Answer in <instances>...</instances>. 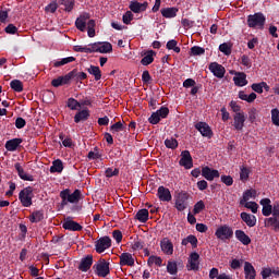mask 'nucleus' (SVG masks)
Returning a JSON list of instances; mask_svg holds the SVG:
<instances>
[{"label": "nucleus", "mask_w": 279, "mask_h": 279, "mask_svg": "<svg viewBox=\"0 0 279 279\" xmlns=\"http://www.w3.org/2000/svg\"><path fill=\"white\" fill-rule=\"evenodd\" d=\"M202 175L208 182H213V180H215V178H219V170H216L208 166H205L202 168Z\"/></svg>", "instance_id": "15"}, {"label": "nucleus", "mask_w": 279, "mask_h": 279, "mask_svg": "<svg viewBox=\"0 0 279 279\" xmlns=\"http://www.w3.org/2000/svg\"><path fill=\"white\" fill-rule=\"evenodd\" d=\"M265 228H272L275 232L279 230V216H272L265 219Z\"/></svg>", "instance_id": "27"}, {"label": "nucleus", "mask_w": 279, "mask_h": 279, "mask_svg": "<svg viewBox=\"0 0 279 279\" xmlns=\"http://www.w3.org/2000/svg\"><path fill=\"white\" fill-rule=\"evenodd\" d=\"M125 131V125H123V123L121 121L116 122L114 124H112L110 126V132L112 134H117L119 132H124Z\"/></svg>", "instance_id": "47"}, {"label": "nucleus", "mask_w": 279, "mask_h": 279, "mask_svg": "<svg viewBox=\"0 0 279 279\" xmlns=\"http://www.w3.org/2000/svg\"><path fill=\"white\" fill-rule=\"evenodd\" d=\"M88 160H99L101 159V154L99 153V147H94V150H90L87 154Z\"/></svg>", "instance_id": "48"}, {"label": "nucleus", "mask_w": 279, "mask_h": 279, "mask_svg": "<svg viewBox=\"0 0 279 279\" xmlns=\"http://www.w3.org/2000/svg\"><path fill=\"white\" fill-rule=\"evenodd\" d=\"M59 197L61 198V206L64 208V206H68L69 204H77L80 199H82V191L75 190L71 194V190L65 189L60 192Z\"/></svg>", "instance_id": "1"}, {"label": "nucleus", "mask_w": 279, "mask_h": 279, "mask_svg": "<svg viewBox=\"0 0 279 279\" xmlns=\"http://www.w3.org/2000/svg\"><path fill=\"white\" fill-rule=\"evenodd\" d=\"M271 121L274 125H277L279 128V110L278 109L271 110Z\"/></svg>", "instance_id": "64"}, {"label": "nucleus", "mask_w": 279, "mask_h": 279, "mask_svg": "<svg viewBox=\"0 0 279 279\" xmlns=\"http://www.w3.org/2000/svg\"><path fill=\"white\" fill-rule=\"evenodd\" d=\"M59 138L62 141L63 147H73V140L71 137H66L63 133H60Z\"/></svg>", "instance_id": "56"}, {"label": "nucleus", "mask_w": 279, "mask_h": 279, "mask_svg": "<svg viewBox=\"0 0 279 279\" xmlns=\"http://www.w3.org/2000/svg\"><path fill=\"white\" fill-rule=\"evenodd\" d=\"M157 197L159 202H171V199H173L171 191L162 185H160L157 190Z\"/></svg>", "instance_id": "16"}, {"label": "nucleus", "mask_w": 279, "mask_h": 279, "mask_svg": "<svg viewBox=\"0 0 279 279\" xmlns=\"http://www.w3.org/2000/svg\"><path fill=\"white\" fill-rule=\"evenodd\" d=\"M208 69L215 77H218V80H223L226 76V68L217 62H211Z\"/></svg>", "instance_id": "9"}, {"label": "nucleus", "mask_w": 279, "mask_h": 279, "mask_svg": "<svg viewBox=\"0 0 279 279\" xmlns=\"http://www.w3.org/2000/svg\"><path fill=\"white\" fill-rule=\"evenodd\" d=\"M204 208H206V205L204 204V201H198L194 205V209H193L194 215H199V213H202V210H204Z\"/></svg>", "instance_id": "62"}, {"label": "nucleus", "mask_w": 279, "mask_h": 279, "mask_svg": "<svg viewBox=\"0 0 279 279\" xmlns=\"http://www.w3.org/2000/svg\"><path fill=\"white\" fill-rule=\"evenodd\" d=\"M120 265L121 267H134V257L132 253H122L120 255Z\"/></svg>", "instance_id": "22"}, {"label": "nucleus", "mask_w": 279, "mask_h": 279, "mask_svg": "<svg viewBox=\"0 0 279 279\" xmlns=\"http://www.w3.org/2000/svg\"><path fill=\"white\" fill-rule=\"evenodd\" d=\"M179 9L175 7L161 9V16L163 19H175L178 16Z\"/></svg>", "instance_id": "28"}, {"label": "nucleus", "mask_w": 279, "mask_h": 279, "mask_svg": "<svg viewBox=\"0 0 279 279\" xmlns=\"http://www.w3.org/2000/svg\"><path fill=\"white\" fill-rule=\"evenodd\" d=\"M260 206H263L262 214L264 217H269L272 215V205H271V199L269 198H263L259 202Z\"/></svg>", "instance_id": "20"}, {"label": "nucleus", "mask_w": 279, "mask_h": 279, "mask_svg": "<svg viewBox=\"0 0 279 279\" xmlns=\"http://www.w3.org/2000/svg\"><path fill=\"white\" fill-rule=\"evenodd\" d=\"M161 251L167 254L168 256H171L173 254V243L169 241L168 239H163L160 242Z\"/></svg>", "instance_id": "31"}, {"label": "nucleus", "mask_w": 279, "mask_h": 279, "mask_svg": "<svg viewBox=\"0 0 279 279\" xmlns=\"http://www.w3.org/2000/svg\"><path fill=\"white\" fill-rule=\"evenodd\" d=\"M219 51L225 56H230L232 53V45L223 43L219 45Z\"/></svg>", "instance_id": "49"}, {"label": "nucleus", "mask_w": 279, "mask_h": 279, "mask_svg": "<svg viewBox=\"0 0 279 279\" xmlns=\"http://www.w3.org/2000/svg\"><path fill=\"white\" fill-rule=\"evenodd\" d=\"M220 181L222 182V184H226V186H232L234 184V179H232L231 175L222 174L220 177Z\"/></svg>", "instance_id": "61"}, {"label": "nucleus", "mask_w": 279, "mask_h": 279, "mask_svg": "<svg viewBox=\"0 0 279 279\" xmlns=\"http://www.w3.org/2000/svg\"><path fill=\"white\" fill-rule=\"evenodd\" d=\"M265 23H267V17L263 12H257L247 16L246 25L251 29H265Z\"/></svg>", "instance_id": "2"}, {"label": "nucleus", "mask_w": 279, "mask_h": 279, "mask_svg": "<svg viewBox=\"0 0 279 279\" xmlns=\"http://www.w3.org/2000/svg\"><path fill=\"white\" fill-rule=\"evenodd\" d=\"M235 239L240 241L242 245H250V243H252V239L250 238V235H247L245 231L241 229L235 230Z\"/></svg>", "instance_id": "25"}, {"label": "nucleus", "mask_w": 279, "mask_h": 279, "mask_svg": "<svg viewBox=\"0 0 279 279\" xmlns=\"http://www.w3.org/2000/svg\"><path fill=\"white\" fill-rule=\"evenodd\" d=\"M135 219L140 221V223H147L149 221V210L147 209H140L136 215Z\"/></svg>", "instance_id": "33"}, {"label": "nucleus", "mask_w": 279, "mask_h": 279, "mask_svg": "<svg viewBox=\"0 0 279 279\" xmlns=\"http://www.w3.org/2000/svg\"><path fill=\"white\" fill-rule=\"evenodd\" d=\"M187 243H190L192 247H197V236L193 234L187 235L185 239L182 240L181 245H186Z\"/></svg>", "instance_id": "41"}, {"label": "nucleus", "mask_w": 279, "mask_h": 279, "mask_svg": "<svg viewBox=\"0 0 279 279\" xmlns=\"http://www.w3.org/2000/svg\"><path fill=\"white\" fill-rule=\"evenodd\" d=\"M62 171H64V163L62 160H53L52 166L50 167V173H62Z\"/></svg>", "instance_id": "34"}, {"label": "nucleus", "mask_w": 279, "mask_h": 279, "mask_svg": "<svg viewBox=\"0 0 279 279\" xmlns=\"http://www.w3.org/2000/svg\"><path fill=\"white\" fill-rule=\"evenodd\" d=\"M43 219H45V210H43V209L35 210L29 216L31 223H40V221H43Z\"/></svg>", "instance_id": "32"}, {"label": "nucleus", "mask_w": 279, "mask_h": 279, "mask_svg": "<svg viewBox=\"0 0 279 279\" xmlns=\"http://www.w3.org/2000/svg\"><path fill=\"white\" fill-rule=\"evenodd\" d=\"M71 76V80L74 82H82L83 80H86L88 75L85 72H78L77 69L72 70L69 72Z\"/></svg>", "instance_id": "35"}, {"label": "nucleus", "mask_w": 279, "mask_h": 279, "mask_svg": "<svg viewBox=\"0 0 279 279\" xmlns=\"http://www.w3.org/2000/svg\"><path fill=\"white\" fill-rule=\"evenodd\" d=\"M143 247H145V242L138 239L134 240L131 244V250H133V252H138L140 250H143Z\"/></svg>", "instance_id": "54"}, {"label": "nucleus", "mask_w": 279, "mask_h": 279, "mask_svg": "<svg viewBox=\"0 0 279 279\" xmlns=\"http://www.w3.org/2000/svg\"><path fill=\"white\" fill-rule=\"evenodd\" d=\"M167 271H168V274H170V276H175L178 274V263L168 262Z\"/></svg>", "instance_id": "50"}, {"label": "nucleus", "mask_w": 279, "mask_h": 279, "mask_svg": "<svg viewBox=\"0 0 279 279\" xmlns=\"http://www.w3.org/2000/svg\"><path fill=\"white\" fill-rule=\"evenodd\" d=\"M239 99H241L242 101H247V104H253V101H256V93H251L247 96L245 92L241 90L239 92Z\"/></svg>", "instance_id": "39"}, {"label": "nucleus", "mask_w": 279, "mask_h": 279, "mask_svg": "<svg viewBox=\"0 0 279 279\" xmlns=\"http://www.w3.org/2000/svg\"><path fill=\"white\" fill-rule=\"evenodd\" d=\"M93 269L99 278H106L110 275V263L106 259H99L94 266Z\"/></svg>", "instance_id": "6"}, {"label": "nucleus", "mask_w": 279, "mask_h": 279, "mask_svg": "<svg viewBox=\"0 0 279 279\" xmlns=\"http://www.w3.org/2000/svg\"><path fill=\"white\" fill-rule=\"evenodd\" d=\"M122 21L124 25H130L132 21H134V13H132V11H126L122 16Z\"/></svg>", "instance_id": "58"}, {"label": "nucleus", "mask_w": 279, "mask_h": 279, "mask_svg": "<svg viewBox=\"0 0 279 279\" xmlns=\"http://www.w3.org/2000/svg\"><path fill=\"white\" fill-rule=\"evenodd\" d=\"M61 5H64L65 12H73L75 0H59Z\"/></svg>", "instance_id": "44"}, {"label": "nucleus", "mask_w": 279, "mask_h": 279, "mask_svg": "<svg viewBox=\"0 0 279 279\" xmlns=\"http://www.w3.org/2000/svg\"><path fill=\"white\" fill-rule=\"evenodd\" d=\"M98 53H112V44L108 41H100Z\"/></svg>", "instance_id": "42"}, {"label": "nucleus", "mask_w": 279, "mask_h": 279, "mask_svg": "<svg viewBox=\"0 0 279 279\" xmlns=\"http://www.w3.org/2000/svg\"><path fill=\"white\" fill-rule=\"evenodd\" d=\"M252 197H256V190H246L240 199V205L243 206L245 203L250 202Z\"/></svg>", "instance_id": "38"}, {"label": "nucleus", "mask_w": 279, "mask_h": 279, "mask_svg": "<svg viewBox=\"0 0 279 279\" xmlns=\"http://www.w3.org/2000/svg\"><path fill=\"white\" fill-rule=\"evenodd\" d=\"M244 208H248L253 215H256L258 213V204L256 202H246L244 203Z\"/></svg>", "instance_id": "55"}, {"label": "nucleus", "mask_w": 279, "mask_h": 279, "mask_svg": "<svg viewBox=\"0 0 279 279\" xmlns=\"http://www.w3.org/2000/svg\"><path fill=\"white\" fill-rule=\"evenodd\" d=\"M105 174L106 178H114L116 175H119V168H107Z\"/></svg>", "instance_id": "63"}, {"label": "nucleus", "mask_w": 279, "mask_h": 279, "mask_svg": "<svg viewBox=\"0 0 279 279\" xmlns=\"http://www.w3.org/2000/svg\"><path fill=\"white\" fill-rule=\"evenodd\" d=\"M245 121H246V118H245L244 112L235 113L233 116V128H234V130H236L238 132L243 131V128H245Z\"/></svg>", "instance_id": "12"}, {"label": "nucleus", "mask_w": 279, "mask_h": 279, "mask_svg": "<svg viewBox=\"0 0 279 279\" xmlns=\"http://www.w3.org/2000/svg\"><path fill=\"white\" fill-rule=\"evenodd\" d=\"M21 143H23V138L15 137L7 141L4 147L7 151H16V149H19L21 146Z\"/></svg>", "instance_id": "23"}, {"label": "nucleus", "mask_w": 279, "mask_h": 279, "mask_svg": "<svg viewBox=\"0 0 279 279\" xmlns=\"http://www.w3.org/2000/svg\"><path fill=\"white\" fill-rule=\"evenodd\" d=\"M240 180L242 182H247V180H250V169H247L246 167H242L240 170Z\"/></svg>", "instance_id": "57"}, {"label": "nucleus", "mask_w": 279, "mask_h": 279, "mask_svg": "<svg viewBox=\"0 0 279 279\" xmlns=\"http://www.w3.org/2000/svg\"><path fill=\"white\" fill-rule=\"evenodd\" d=\"M147 5H149L147 2L141 3L138 1H132L129 8L131 12H134V14H141V12H145L147 10Z\"/></svg>", "instance_id": "19"}, {"label": "nucleus", "mask_w": 279, "mask_h": 279, "mask_svg": "<svg viewBox=\"0 0 279 279\" xmlns=\"http://www.w3.org/2000/svg\"><path fill=\"white\" fill-rule=\"evenodd\" d=\"M14 168L15 171H17V175L21 178V180H24L25 182H34V175L25 172L23 166H21L19 162L14 165Z\"/></svg>", "instance_id": "18"}, {"label": "nucleus", "mask_w": 279, "mask_h": 279, "mask_svg": "<svg viewBox=\"0 0 279 279\" xmlns=\"http://www.w3.org/2000/svg\"><path fill=\"white\" fill-rule=\"evenodd\" d=\"M71 62H75V57H66V58L61 59L60 61H56L53 63V66L56 69H58L60 66H64V64L71 63Z\"/></svg>", "instance_id": "45"}, {"label": "nucleus", "mask_w": 279, "mask_h": 279, "mask_svg": "<svg viewBox=\"0 0 279 279\" xmlns=\"http://www.w3.org/2000/svg\"><path fill=\"white\" fill-rule=\"evenodd\" d=\"M66 106L70 110H77V108H82V104H80L75 98H69Z\"/></svg>", "instance_id": "52"}, {"label": "nucleus", "mask_w": 279, "mask_h": 279, "mask_svg": "<svg viewBox=\"0 0 279 279\" xmlns=\"http://www.w3.org/2000/svg\"><path fill=\"white\" fill-rule=\"evenodd\" d=\"M71 77H72V74L68 73L63 76L53 78L51 81V86H53L54 88H59V86H64L66 84H71Z\"/></svg>", "instance_id": "17"}, {"label": "nucleus", "mask_w": 279, "mask_h": 279, "mask_svg": "<svg viewBox=\"0 0 279 279\" xmlns=\"http://www.w3.org/2000/svg\"><path fill=\"white\" fill-rule=\"evenodd\" d=\"M206 53V49L199 46H193L191 48V56H204Z\"/></svg>", "instance_id": "59"}, {"label": "nucleus", "mask_w": 279, "mask_h": 279, "mask_svg": "<svg viewBox=\"0 0 279 279\" xmlns=\"http://www.w3.org/2000/svg\"><path fill=\"white\" fill-rule=\"evenodd\" d=\"M179 165L181 167H184V169H193V157L191 156V151L183 150L181 153V159L179 161Z\"/></svg>", "instance_id": "11"}, {"label": "nucleus", "mask_w": 279, "mask_h": 279, "mask_svg": "<svg viewBox=\"0 0 279 279\" xmlns=\"http://www.w3.org/2000/svg\"><path fill=\"white\" fill-rule=\"evenodd\" d=\"M240 64H242V66H245V69H252V59L250 58V56L243 54L240 58Z\"/></svg>", "instance_id": "51"}, {"label": "nucleus", "mask_w": 279, "mask_h": 279, "mask_svg": "<svg viewBox=\"0 0 279 279\" xmlns=\"http://www.w3.org/2000/svg\"><path fill=\"white\" fill-rule=\"evenodd\" d=\"M215 236L219 239V241H230V239L234 236V230L228 225H222L217 228Z\"/></svg>", "instance_id": "5"}, {"label": "nucleus", "mask_w": 279, "mask_h": 279, "mask_svg": "<svg viewBox=\"0 0 279 279\" xmlns=\"http://www.w3.org/2000/svg\"><path fill=\"white\" fill-rule=\"evenodd\" d=\"M231 75H234L233 82L235 86H247V74H245V72L231 71Z\"/></svg>", "instance_id": "14"}, {"label": "nucleus", "mask_w": 279, "mask_h": 279, "mask_svg": "<svg viewBox=\"0 0 279 279\" xmlns=\"http://www.w3.org/2000/svg\"><path fill=\"white\" fill-rule=\"evenodd\" d=\"M90 118V111L88 109H83L74 116V122L81 123V121H88Z\"/></svg>", "instance_id": "30"}, {"label": "nucleus", "mask_w": 279, "mask_h": 279, "mask_svg": "<svg viewBox=\"0 0 279 279\" xmlns=\"http://www.w3.org/2000/svg\"><path fill=\"white\" fill-rule=\"evenodd\" d=\"M99 45H101V41L89 44L87 47V53H99Z\"/></svg>", "instance_id": "60"}, {"label": "nucleus", "mask_w": 279, "mask_h": 279, "mask_svg": "<svg viewBox=\"0 0 279 279\" xmlns=\"http://www.w3.org/2000/svg\"><path fill=\"white\" fill-rule=\"evenodd\" d=\"M251 88L252 90H254V93H257L258 95H263V88L269 92V85H267L266 82L254 83L251 85Z\"/></svg>", "instance_id": "37"}, {"label": "nucleus", "mask_w": 279, "mask_h": 279, "mask_svg": "<svg viewBox=\"0 0 279 279\" xmlns=\"http://www.w3.org/2000/svg\"><path fill=\"white\" fill-rule=\"evenodd\" d=\"M110 247H112V240L108 235H105L95 242L97 254H104V252L110 250Z\"/></svg>", "instance_id": "7"}, {"label": "nucleus", "mask_w": 279, "mask_h": 279, "mask_svg": "<svg viewBox=\"0 0 279 279\" xmlns=\"http://www.w3.org/2000/svg\"><path fill=\"white\" fill-rule=\"evenodd\" d=\"M166 49H168L169 51H174V53H180L181 49L180 47H178V40L175 39H171L167 43L166 45Z\"/></svg>", "instance_id": "43"}, {"label": "nucleus", "mask_w": 279, "mask_h": 279, "mask_svg": "<svg viewBox=\"0 0 279 279\" xmlns=\"http://www.w3.org/2000/svg\"><path fill=\"white\" fill-rule=\"evenodd\" d=\"M195 130H197L202 136L205 138H213V129H210V125L206 122H197L194 125Z\"/></svg>", "instance_id": "10"}, {"label": "nucleus", "mask_w": 279, "mask_h": 279, "mask_svg": "<svg viewBox=\"0 0 279 279\" xmlns=\"http://www.w3.org/2000/svg\"><path fill=\"white\" fill-rule=\"evenodd\" d=\"M244 276L245 279H256V269L250 262L244 263Z\"/></svg>", "instance_id": "26"}, {"label": "nucleus", "mask_w": 279, "mask_h": 279, "mask_svg": "<svg viewBox=\"0 0 279 279\" xmlns=\"http://www.w3.org/2000/svg\"><path fill=\"white\" fill-rule=\"evenodd\" d=\"M165 145L168 149H178V140L171 137V138H167L165 140Z\"/></svg>", "instance_id": "53"}, {"label": "nucleus", "mask_w": 279, "mask_h": 279, "mask_svg": "<svg viewBox=\"0 0 279 279\" xmlns=\"http://www.w3.org/2000/svg\"><path fill=\"white\" fill-rule=\"evenodd\" d=\"M90 267H93V255H87L81 259L78 270L86 272Z\"/></svg>", "instance_id": "21"}, {"label": "nucleus", "mask_w": 279, "mask_h": 279, "mask_svg": "<svg viewBox=\"0 0 279 279\" xmlns=\"http://www.w3.org/2000/svg\"><path fill=\"white\" fill-rule=\"evenodd\" d=\"M62 228L64 230H69L70 232H82V230H84V227L74 221L71 217H68L63 220Z\"/></svg>", "instance_id": "8"}, {"label": "nucleus", "mask_w": 279, "mask_h": 279, "mask_svg": "<svg viewBox=\"0 0 279 279\" xmlns=\"http://www.w3.org/2000/svg\"><path fill=\"white\" fill-rule=\"evenodd\" d=\"M90 19V15L88 13L81 15L75 21V27L80 29V32H86V21Z\"/></svg>", "instance_id": "29"}, {"label": "nucleus", "mask_w": 279, "mask_h": 279, "mask_svg": "<svg viewBox=\"0 0 279 279\" xmlns=\"http://www.w3.org/2000/svg\"><path fill=\"white\" fill-rule=\"evenodd\" d=\"M19 199L24 208H29L34 199V187L27 186L19 193Z\"/></svg>", "instance_id": "3"}, {"label": "nucleus", "mask_w": 279, "mask_h": 279, "mask_svg": "<svg viewBox=\"0 0 279 279\" xmlns=\"http://www.w3.org/2000/svg\"><path fill=\"white\" fill-rule=\"evenodd\" d=\"M87 72H88L90 75H94L96 82H99V80H101V70L99 69V66H97V65H90V66L87 69Z\"/></svg>", "instance_id": "40"}, {"label": "nucleus", "mask_w": 279, "mask_h": 279, "mask_svg": "<svg viewBox=\"0 0 279 279\" xmlns=\"http://www.w3.org/2000/svg\"><path fill=\"white\" fill-rule=\"evenodd\" d=\"M174 208L179 213H184V209L189 208V193L181 191L174 195Z\"/></svg>", "instance_id": "4"}, {"label": "nucleus", "mask_w": 279, "mask_h": 279, "mask_svg": "<svg viewBox=\"0 0 279 279\" xmlns=\"http://www.w3.org/2000/svg\"><path fill=\"white\" fill-rule=\"evenodd\" d=\"M10 87L12 88V90H14L15 93H23V82L19 81V80H13L10 83Z\"/></svg>", "instance_id": "46"}, {"label": "nucleus", "mask_w": 279, "mask_h": 279, "mask_svg": "<svg viewBox=\"0 0 279 279\" xmlns=\"http://www.w3.org/2000/svg\"><path fill=\"white\" fill-rule=\"evenodd\" d=\"M154 56H156V51L148 50L146 52V56L144 58H142L141 64L143 66H149V64H151L154 62Z\"/></svg>", "instance_id": "36"}, {"label": "nucleus", "mask_w": 279, "mask_h": 279, "mask_svg": "<svg viewBox=\"0 0 279 279\" xmlns=\"http://www.w3.org/2000/svg\"><path fill=\"white\" fill-rule=\"evenodd\" d=\"M187 270L199 271V253L193 252L190 254Z\"/></svg>", "instance_id": "13"}, {"label": "nucleus", "mask_w": 279, "mask_h": 279, "mask_svg": "<svg viewBox=\"0 0 279 279\" xmlns=\"http://www.w3.org/2000/svg\"><path fill=\"white\" fill-rule=\"evenodd\" d=\"M240 217H241L242 221H244V223H246V226H248V228H254V226H256V216H254L252 214H247L245 211H242L240 214Z\"/></svg>", "instance_id": "24"}]
</instances>
